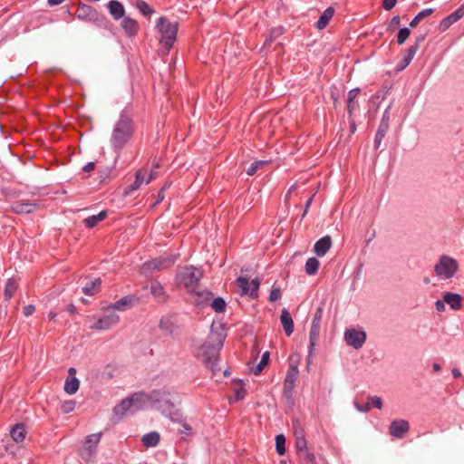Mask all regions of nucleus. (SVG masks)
I'll return each mask as SVG.
<instances>
[{"mask_svg": "<svg viewBox=\"0 0 464 464\" xmlns=\"http://www.w3.org/2000/svg\"><path fill=\"white\" fill-rule=\"evenodd\" d=\"M203 276L201 270L192 266H186L178 270L176 274V282L179 286H183L188 294L198 297V300H208L212 294L206 290H200L199 282Z\"/></svg>", "mask_w": 464, "mask_h": 464, "instance_id": "nucleus-1", "label": "nucleus"}, {"mask_svg": "<svg viewBox=\"0 0 464 464\" xmlns=\"http://www.w3.org/2000/svg\"><path fill=\"white\" fill-rule=\"evenodd\" d=\"M223 343L224 337L220 334H211L208 340L198 348L196 353V357L213 373L218 370V355L223 347Z\"/></svg>", "mask_w": 464, "mask_h": 464, "instance_id": "nucleus-2", "label": "nucleus"}, {"mask_svg": "<svg viewBox=\"0 0 464 464\" xmlns=\"http://www.w3.org/2000/svg\"><path fill=\"white\" fill-rule=\"evenodd\" d=\"M133 133V121L126 112H121L112 130L111 138L112 148L115 150H121L130 141Z\"/></svg>", "mask_w": 464, "mask_h": 464, "instance_id": "nucleus-3", "label": "nucleus"}, {"mask_svg": "<svg viewBox=\"0 0 464 464\" xmlns=\"http://www.w3.org/2000/svg\"><path fill=\"white\" fill-rule=\"evenodd\" d=\"M74 16L82 22L93 24L98 27L108 28L110 25L106 16L98 12L94 7L85 4H79Z\"/></svg>", "mask_w": 464, "mask_h": 464, "instance_id": "nucleus-4", "label": "nucleus"}, {"mask_svg": "<svg viewBox=\"0 0 464 464\" xmlns=\"http://www.w3.org/2000/svg\"><path fill=\"white\" fill-rule=\"evenodd\" d=\"M156 28L160 34V44L169 50L176 41L178 23H171L162 16L158 19Z\"/></svg>", "mask_w": 464, "mask_h": 464, "instance_id": "nucleus-5", "label": "nucleus"}, {"mask_svg": "<svg viewBox=\"0 0 464 464\" xmlns=\"http://www.w3.org/2000/svg\"><path fill=\"white\" fill-rule=\"evenodd\" d=\"M102 439V432L88 435L82 440L78 454L84 461L92 460L97 454L98 445Z\"/></svg>", "mask_w": 464, "mask_h": 464, "instance_id": "nucleus-6", "label": "nucleus"}, {"mask_svg": "<svg viewBox=\"0 0 464 464\" xmlns=\"http://www.w3.org/2000/svg\"><path fill=\"white\" fill-rule=\"evenodd\" d=\"M458 269L459 265L457 260L446 255H443L434 266L436 276L442 279L453 277Z\"/></svg>", "mask_w": 464, "mask_h": 464, "instance_id": "nucleus-7", "label": "nucleus"}, {"mask_svg": "<svg viewBox=\"0 0 464 464\" xmlns=\"http://www.w3.org/2000/svg\"><path fill=\"white\" fill-rule=\"evenodd\" d=\"M130 398L135 411L142 409L150 401L159 402L162 400L161 392L160 391H152L150 394H146L145 392H136Z\"/></svg>", "mask_w": 464, "mask_h": 464, "instance_id": "nucleus-8", "label": "nucleus"}, {"mask_svg": "<svg viewBox=\"0 0 464 464\" xmlns=\"http://www.w3.org/2000/svg\"><path fill=\"white\" fill-rule=\"evenodd\" d=\"M235 283L241 295H249L251 298L257 297V292L260 286L258 278H254L249 281L246 277L239 276Z\"/></svg>", "mask_w": 464, "mask_h": 464, "instance_id": "nucleus-9", "label": "nucleus"}, {"mask_svg": "<svg viewBox=\"0 0 464 464\" xmlns=\"http://www.w3.org/2000/svg\"><path fill=\"white\" fill-rule=\"evenodd\" d=\"M176 255L162 256L144 263L142 269L148 271L164 270L172 266L176 260Z\"/></svg>", "mask_w": 464, "mask_h": 464, "instance_id": "nucleus-10", "label": "nucleus"}, {"mask_svg": "<svg viewBox=\"0 0 464 464\" xmlns=\"http://www.w3.org/2000/svg\"><path fill=\"white\" fill-rule=\"evenodd\" d=\"M157 172L151 169L150 175L147 177V170L145 169H139L135 173V180L126 188V193H131L138 190L143 184H149L155 179Z\"/></svg>", "mask_w": 464, "mask_h": 464, "instance_id": "nucleus-11", "label": "nucleus"}, {"mask_svg": "<svg viewBox=\"0 0 464 464\" xmlns=\"http://www.w3.org/2000/svg\"><path fill=\"white\" fill-rule=\"evenodd\" d=\"M344 339L348 345L358 350L364 344L366 341V334L364 331H358L351 328L345 331Z\"/></svg>", "mask_w": 464, "mask_h": 464, "instance_id": "nucleus-12", "label": "nucleus"}, {"mask_svg": "<svg viewBox=\"0 0 464 464\" xmlns=\"http://www.w3.org/2000/svg\"><path fill=\"white\" fill-rule=\"evenodd\" d=\"M109 313L100 317L93 325L91 326L92 329L95 330H107L114 325H116L119 321V315L114 312L108 310Z\"/></svg>", "mask_w": 464, "mask_h": 464, "instance_id": "nucleus-13", "label": "nucleus"}, {"mask_svg": "<svg viewBox=\"0 0 464 464\" xmlns=\"http://www.w3.org/2000/svg\"><path fill=\"white\" fill-rule=\"evenodd\" d=\"M323 317V309L321 307H318L314 314L311 329H310V335H309V342H310V350L314 348L315 345L319 334H320V328H321V321Z\"/></svg>", "mask_w": 464, "mask_h": 464, "instance_id": "nucleus-14", "label": "nucleus"}, {"mask_svg": "<svg viewBox=\"0 0 464 464\" xmlns=\"http://www.w3.org/2000/svg\"><path fill=\"white\" fill-rule=\"evenodd\" d=\"M299 371L297 362H294L292 359L289 362V367L284 381L285 391L291 392L295 385V382L298 378Z\"/></svg>", "mask_w": 464, "mask_h": 464, "instance_id": "nucleus-15", "label": "nucleus"}, {"mask_svg": "<svg viewBox=\"0 0 464 464\" xmlns=\"http://www.w3.org/2000/svg\"><path fill=\"white\" fill-rule=\"evenodd\" d=\"M424 40V35H420L419 37L416 38V41L414 43V44H412L411 46H410L407 50H406V53L403 57V59L401 61V63L398 64V68L400 71L405 69L410 63L412 61V59L414 58L417 51L419 50L420 48V43Z\"/></svg>", "mask_w": 464, "mask_h": 464, "instance_id": "nucleus-16", "label": "nucleus"}, {"mask_svg": "<svg viewBox=\"0 0 464 464\" xmlns=\"http://www.w3.org/2000/svg\"><path fill=\"white\" fill-rule=\"evenodd\" d=\"M410 430V424L405 420H395L390 425V434L401 439Z\"/></svg>", "mask_w": 464, "mask_h": 464, "instance_id": "nucleus-17", "label": "nucleus"}, {"mask_svg": "<svg viewBox=\"0 0 464 464\" xmlns=\"http://www.w3.org/2000/svg\"><path fill=\"white\" fill-rule=\"evenodd\" d=\"M121 27L128 37H134L138 34L140 25L135 19L125 16L121 22Z\"/></svg>", "mask_w": 464, "mask_h": 464, "instance_id": "nucleus-18", "label": "nucleus"}, {"mask_svg": "<svg viewBox=\"0 0 464 464\" xmlns=\"http://www.w3.org/2000/svg\"><path fill=\"white\" fill-rule=\"evenodd\" d=\"M150 294L153 295V297L157 300L158 303L165 304L168 301L169 295L165 291V288L160 282H152L150 284Z\"/></svg>", "mask_w": 464, "mask_h": 464, "instance_id": "nucleus-19", "label": "nucleus"}, {"mask_svg": "<svg viewBox=\"0 0 464 464\" xmlns=\"http://www.w3.org/2000/svg\"><path fill=\"white\" fill-rule=\"evenodd\" d=\"M136 301H137V299L135 298L134 295H126V296L121 297L116 303H114V304H111L110 306H108L106 308V310L125 311L128 308H130L135 304Z\"/></svg>", "mask_w": 464, "mask_h": 464, "instance_id": "nucleus-20", "label": "nucleus"}, {"mask_svg": "<svg viewBox=\"0 0 464 464\" xmlns=\"http://www.w3.org/2000/svg\"><path fill=\"white\" fill-rule=\"evenodd\" d=\"M107 8L114 20L118 21L125 17V8L121 2L111 0L107 5Z\"/></svg>", "mask_w": 464, "mask_h": 464, "instance_id": "nucleus-21", "label": "nucleus"}, {"mask_svg": "<svg viewBox=\"0 0 464 464\" xmlns=\"http://www.w3.org/2000/svg\"><path fill=\"white\" fill-rule=\"evenodd\" d=\"M332 246V237L330 236H324L317 240L314 246V252L318 256H324Z\"/></svg>", "mask_w": 464, "mask_h": 464, "instance_id": "nucleus-22", "label": "nucleus"}, {"mask_svg": "<svg viewBox=\"0 0 464 464\" xmlns=\"http://www.w3.org/2000/svg\"><path fill=\"white\" fill-rule=\"evenodd\" d=\"M359 93H360V89L355 88V89L349 91V92L347 94V101H346L347 104L346 105H347V112H348L349 118H352L353 112L359 107L358 102L356 101V98Z\"/></svg>", "mask_w": 464, "mask_h": 464, "instance_id": "nucleus-23", "label": "nucleus"}, {"mask_svg": "<svg viewBox=\"0 0 464 464\" xmlns=\"http://www.w3.org/2000/svg\"><path fill=\"white\" fill-rule=\"evenodd\" d=\"M280 322L283 325L285 334L290 336L294 332V321L290 313L286 309H283L280 315Z\"/></svg>", "mask_w": 464, "mask_h": 464, "instance_id": "nucleus-24", "label": "nucleus"}, {"mask_svg": "<svg viewBox=\"0 0 464 464\" xmlns=\"http://www.w3.org/2000/svg\"><path fill=\"white\" fill-rule=\"evenodd\" d=\"M160 329L166 334L173 336L177 329V325L170 316H163L160 320Z\"/></svg>", "mask_w": 464, "mask_h": 464, "instance_id": "nucleus-25", "label": "nucleus"}, {"mask_svg": "<svg viewBox=\"0 0 464 464\" xmlns=\"http://www.w3.org/2000/svg\"><path fill=\"white\" fill-rule=\"evenodd\" d=\"M443 299L453 310H459L462 306V296L459 294L450 292L445 293Z\"/></svg>", "mask_w": 464, "mask_h": 464, "instance_id": "nucleus-26", "label": "nucleus"}, {"mask_svg": "<svg viewBox=\"0 0 464 464\" xmlns=\"http://www.w3.org/2000/svg\"><path fill=\"white\" fill-rule=\"evenodd\" d=\"M12 208L17 214H28L36 208V204L20 200L14 202Z\"/></svg>", "mask_w": 464, "mask_h": 464, "instance_id": "nucleus-27", "label": "nucleus"}, {"mask_svg": "<svg viewBox=\"0 0 464 464\" xmlns=\"http://www.w3.org/2000/svg\"><path fill=\"white\" fill-rule=\"evenodd\" d=\"M173 422H177L181 426V430H178V433L180 435V440L185 441L189 437L193 436V428L191 425H189L188 422H186L184 420H174L172 419Z\"/></svg>", "mask_w": 464, "mask_h": 464, "instance_id": "nucleus-28", "label": "nucleus"}, {"mask_svg": "<svg viewBox=\"0 0 464 464\" xmlns=\"http://www.w3.org/2000/svg\"><path fill=\"white\" fill-rule=\"evenodd\" d=\"M334 14V9L332 7V6H329L328 8H326L324 10V12L322 14V15L319 17L317 23H316V27L319 29V30H323L324 29L330 20L333 18Z\"/></svg>", "mask_w": 464, "mask_h": 464, "instance_id": "nucleus-29", "label": "nucleus"}, {"mask_svg": "<svg viewBox=\"0 0 464 464\" xmlns=\"http://www.w3.org/2000/svg\"><path fill=\"white\" fill-rule=\"evenodd\" d=\"M107 211L102 210L97 215H93L83 219V224L88 228H92L97 226L100 222L103 221L107 218Z\"/></svg>", "mask_w": 464, "mask_h": 464, "instance_id": "nucleus-30", "label": "nucleus"}, {"mask_svg": "<svg viewBox=\"0 0 464 464\" xmlns=\"http://www.w3.org/2000/svg\"><path fill=\"white\" fill-rule=\"evenodd\" d=\"M160 440V436L157 431H151L142 436L141 441L146 448L156 447Z\"/></svg>", "mask_w": 464, "mask_h": 464, "instance_id": "nucleus-31", "label": "nucleus"}, {"mask_svg": "<svg viewBox=\"0 0 464 464\" xmlns=\"http://www.w3.org/2000/svg\"><path fill=\"white\" fill-rule=\"evenodd\" d=\"M113 411L116 415H124L128 411L134 412L135 411L130 398L129 397L125 400H122L118 405L114 407Z\"/></svg>", "mask_w": 464, "mask_h": 464, "instance_id": "nucleus-32", "label": "nucleus"}, {"mask_svg": "<svg viewBox=\"0 0 464 464\" xmlns=\"http://www.w3.org/2000/svg\"><path fill=\"white\" fill-rule=\"evenodd\" d=\"M388 129H389L388 119L386 120L385 116H383L382 120V121H381V123L379 125L377 133L375 135V139H374L375 148H378L380 146V144H381L382 139L384 138Z\"/></svg>", "mask_w": 464, "mask_h": 464, "instance_id": "nucleus-33", "label": "nucleus"}, {"mask_svg": "<svg viewBox=\"0 0 464 464\" xmlns=\"http://www.w3.org/2000/svg\"><path fill=\"white\" fill-rule=\"evenodd\" d=\"M10 434H11L12 439L15 442L18 443V442L24 441V440L25 439V435H26V430H25L24 425L22 423L15 424L12 428Z\"/></svg>", "mask_w": 464, "mask_h": 464, "instance_id": "nucleus-34", "label": "nucleus"}, {"mask_svg": "<svg viewBox=\"0 0 464 464\" xmlns=\"http://www.w3.org/2000/svg\"><path fill=\"white\" fill-rule=\"evenodd\" d=\"M101 286H102V280L100 278H96L95 280L89 282L82 288V292L86 295H94L100 291Z\"/></svg>", "mask_w": 464, "mask_h": 464, "instance_id": "nucleus-35", "label": "nucleus"}, {"mask_svg": "<svg viewBox=\"0 0 464 464\" xmlns=\"http://www.w3.org/2000/svg\"><path fill=\"white\" fill-rule=\"evenodd\" d=\"M17 288H18V283H17L16 279L9 278L6 281L5 287V293H4L5 299L10 300L15 294Z\"/></svg>", "mask_w": 464, "mask_h": 464, "instance_id": "nucleus-36", "label": "nucleus"}, {"mask_svg": "<svg viewBox=\"0 0 464 464\" xmlns=\"http://www.w3.org/2000/svg\"><path fill=\"white\" fill-rule=\"evenodd\" d=\"M80 386L79 380L75 377H69L66 379L64 383V391L68 394H74L78 390Z\"/></svg>", "mask_w": 464, "mask_h": 464, "instance_id": "nucleus-37", "label": "nucleus"}, {"mask_svg": "<svg viewBox=\"0 0 464 464\" xmlns=\"http://www.w3.org/2000/svg\"><path fill=\"white\" fill-rule=\"evenodd\" d=\"M320 263L315 257H310L307 259L304 270L305 273L309 276H314L317 273Z\"/></svg>", "mask_w": 464, "mask_h": 464, "instance_id": "nucleus-38", "label": "nucleus"}, {"mask_svg": "<svg viewBox=\"0 0 464 464\" xmlns=\"http://www.w3.org/2000/svg\"><path fill=\"white\" fill-rule=\"evenodd\" d=\"M270 353L269 352H265L261 357L260 362L252 370L253 373L255 375H259L263 369L267 365L269 362Z\"/></svg>", "mask_w": 464, "mask_h": 464, "instance_id": "nucleus-39", "label": "nucleus"}, {"mask_svg": "<svg viewBox=\"0 0 464 464\" xmlns=\"http://www.w3.org/2000/svg\"><path fill=\"white\" fill-rule=\"evenodd\" d=\"M276 452L283 456L285 453V437L283 434H278L276 437Z\"/></svg>", "mask_w": 464, "mask_h": 464, "instance_id": "nucleus-40", "label": "nucleus"}, {"mask_svg": "<svg viewBox=\"0 0 464 464\" xmlns=\"http://www.w3.org/2000/svg\"><path fill=\"white\" fill-rule=\"evenodd\" d=\"M299 457L302 459L304 464H315V456L313 452L307 449L298 452Z\"/></svg>", "mask_w": 464, "mask_h": 464, "instance_id": "nucleus-41", "label": "nucleus"}, {"mask_svg": "<svg viewBox=\"0 0 464 464\" xmlns=\"http://www.w3.org/2000/svg\"><path fill=\"white\" fill-rule=\"evenodd\" d=\"M210 306L215 312L222 313L226 308V302L222 297H217L212 300Z\"/></svg>", "mask_w": 464, "mask_h": 464, "instance_id": "nucleus-42", "label": "nucleus"}, {"mask_svg": "<svg viewBox=\"0 0 464 464\" xmlns=\"http://www.w3.org/2000/svg\"><path fill=\"white\" fill-rule=\"evenodd\" d=\"M136 5L139 11L145 16L150 15L154 12L150 5L143 0H138Z\"/></svg>", "mask_w": 464, "mask_h": 464, "instance_id": "nucleus-43", "label": "nucleus"}, {"mask_svg": "<svg viewBox=\"0 0 464 464\" xmlns=\"http://www.w3.org/2000/svg\"><path fill=\"white\" fill-rule=\"evenodd\" d=\"M266 161L265 160H256L254 161L246 169V173L249 176H253L256 173L257 169L263 167Z\"/></svg>", "mask_w": 464, "mask_h": 464, "instance_id": "nucleus-44", "label": "nucleus"}, {"mask_svg": "<svg viewBox=\"0 0 464 464\" xmlns=\"http://www.w3.org/2000/svg\"><path fill=\"white\" fill-rule=\"evenodd\" d=\"M411 34V30L407 27L401 28L397 34L398 44H403Z\"/></svg>", "mask_w": 464, "mask_h": 464, "instance_id": "nucleus-45", "label": "nucleus"}, {"mask_svg": "<svg viewBox=\"0 0 464 464\" xmlns=\"http://www.w3.org/2000/svg\"><path fill=\"white\" fill-rule=\"evenodd\" d=\"M75 408V401H66L61 405V411L63 413H70L72 412Z\"/></svg>", "mask_w": 464, "mask_h": 464, "instance_id": "nucleus-46", "label": "nucleus"}, {"mask_svg": "<svg viewBox=\"0 0 464 464\" xmlns=\"http://www.w3.org/2000/svg\"><path fill=\"white\" fill-rule=\"evenodd\" d=\"M464 15V4L460 5L456 11L450 14L454 23L458 22Z\"/></svg>", "mask_w": 464, "mask_h": 464, "instance_id": "nucleus-47", "label": "nucleus"}, {"mask_svg": "<svg viewBox=\"0 0 464 464\" xmlns=\"http://www.w3.org/2000/svg\"><path fill=\"white\" fill-rule=\"evenodd\" d=\"M295 448H296L297 452H300V451L307 449L306 439L305 438H297L295 440Z\"/></svg>", "mask_w": 464, "mask_h": 464, "instance_id": "nucleus-48", "label": "nucleus"}, {"mask_svg": "<svg viewBox=\"0 0 464 464\" xmlns=\"http://www.w3.org/2000/svg\"><path fill=\"white\" fill-rule=\"evenodd\" d=\"M454 24V21L452 20V18L448 15L447 17L443 18L440 24V27L441 30H446L448 29L450 25H452Z\"/></svg>", "mask_w": 464, "mask_h": 464, "instance_id": "nucleus-49", "label": "nucleus"}, {"mask_svg": "<svg viewBox=\"0 0 464 464\" xmlns=\"http://www.w3.org/2000/svg\"><path fill=\"white\" fill-rule=\"evenodd\" d=\"M281 297V291L278 288H274L270 291L269 300L271 302L277 301Z\"/></svg>", "mask_w": 464, "mask_h": 464, "instance_id": "nucleus-50", "label": "nucleus"}, {"mask_svg": "<svg viewBox=\"0 0 464 464\" xmlns=\"http://www.w3.org/2000/svg\"><path fill=\"white\" fill-rule=\"evenodd\" d=\"M369 400L371 401V406H374L378 409H382V401L380 397L378 396H373V397H370Z\"/></svg>", "mask_w": 464, "mask_h": 464, "instance_id": "nucleus-51", "label": "nucleus"}, {"mask_svg": "<svg viewBox=\"0 0 464 464\" xmlns=\"http://www.w3.org/2000/svg\"><path fill=\"white\" fill-rule=\"evenodd\" d=\"M433 9L432 8H427V9H423L422 11H420L417 16L420 17V20H423L424 18L431 15L433 14Z\"/></svg>", "mask_w": 464, "mask_h": 464, "instance_id": "nucleus-52", "label": "nucleus"}, {"mask_svg": "<svg viewBox=\"0 0 464 464\" xmlns=\"http://www.w3.org/2000/svg\"><path fill=\"white\" fill-rule=\"evenodd\" d=\"M397 1L398 0H383L382 6L385 10H392L395 6Z\"/></svg>", "mask_w": 464, "mask_h": 464, "instance_id": "nucleus-53", "label": "nucleus"}, {"mask_svg": "<svg viewBox=\"0 0 464 464\" xmlns=\"http://www.w3.org/2000/svg\"><path fill=\"white\" fill-rule=\"evenodd\" d=\"M35 312V307L33 304H27L24 307V316L28 317L32 315Z\"/></svg>", "mask_w": 464, "mask_h": 464, "instance_id": "nucleus-54", "label": "nucleus"}, {"mask_svg": "<svg viewBox=\"0 0 464 464\" xmlns=\"http://www.w3.org/2000/svg\"><path fill=\"white\" fill-rule=\"evenodd\" d=\"M355 407L357 408L358 411L366 412L371 409V403L369 401L363 404L355 402Z\"/></svg>", "mask_w": 464, "mask_h": 464, "instance_id": "nucleus-55", "label": "nucleus"}, {"mask_svg": "<svg viewBox=\"0 0 464 464\" xmlns=\"http://www.w3.org/2000/svg\"><path fill=\"white\" fill-rule=\"evenodd\" d=\"M401 24V18L399 15H395L392 18L391 24H390V29H392L394 27H397Z\"/></svg>", "mask_w": 464, "mask_h": 464, "instance_id": "nucleus-56", "label": "nucleus"}, {"mask_svg": "<svg viewBox=\"0 0 464 464\" xmlns=\"http://www.w3.org/2000/svg\"><path fill=\"white\" fill-rule=\"evenodd\" d=\"M445 304L446 302L443 300H437L435 302V307L438 312H444L445 311Z\"/></svg>", "mask_w": 464, "mask_h": 464, "instance_id": "nucleus-57", "label": "nucleus"}, {"mask_svg": "<svg viewBox=\"0 0 464 464\" xmlns=\"http://www.w3.org/2000/svg\"><path fill=\"white\" fill-rule=\"evenodd\" d=\"M95 169V163L94 162H88L82 169L84 172H92Z\"/></svg>", "mask_w": 464, "mask_h": 464, "instance_id": "nucleus-58", "label": "nucleus"}, {"mask_svg": "<svg viewBox=\"0 0 464 464\" xmlns=\"http://www.w3.org/2000/svg\"><path fill=\"white\" fill-rule=\"evenodd\" d=\"M294 435H295V440L297 438H305L304 431L303 429H295V432H294Z\"/></svg>", "mask_w": 464, "mask_h": 464, "instance_id": "nucleus-59", "label": "nucleus"}, {"mask_svg": "<svg viewBox=\"0 0 464 464\" xmlns=\"http://www.w3.org/2000/svg\"><path fill=\"white\" fill-rule=\"evenodd\" d=\"M65 0H47V4L50 6H55L63 4Z\"/></svg>", "mask_w": 464, "mask_h": 464, "instance_id": "nucleus-60", "label": "nucleus"}, {"mask_svg": "<svg viewBox=\"0 0 464 464\" xmlns=\"http://www.w3.org/2000/svg\"><path fill=\"white\" fill-rule=\"evenodd\" d=\"M420 17H418L417 15L411 21L410 23V26L414 28L416 27L420 23Z\"/></svg>", "mask_w": 464, "mask_h": 464, "instance_id": "nucleus-61", "label": "nucleus"}, {"mask_svg": "<svg viewBox=\"0 0 464 464\" xmlns=\"http://www.w3.org/2000/svg\"><path fill=\"white\" fill-rule=\"evenodd\" d=\"M313 198H314V196H311V197L307 199V201H306V203H305V208H304V212L303 216H304V215L306 214V212H307L308 208H310V206H311V204H312Z\"/></svg>", "mask_w": 464, "mask_h": 464, "instance_id": "nucleus-62", "label": "nucleus"}, {"mask_svg": "<svg viewBox=\"0 0 464 464\" xmlns=\"http://www.w3.org/2000/svg\"><path fill=\"white\" fill-rule=\"evenodd\" d=\"M452 375H453V377H454V378H456V379H457V378L461 377V372H460V371H459V369L454 368V369L452 370Z\"/></svg>", "mask_w": 464, "mask_h": 464, "instance_id": "nucleus-63", "label": "nucleus"}, {"mask_svg": "<svg viewBox=\"0 0 464 464\" xmlns=\"http://www.w3.org/2000/svg\"><path fill=\"white\" fill-rule=\"evenodd\" d=\"M350 129H351V132H353V133L356 130L355 122L353 120H352V118H350Z\"/></svg>", "mask_w": 464, "mask_h": 464, "instance_id": "nucleus-64", "label": "nucleus"}]
</instances>
